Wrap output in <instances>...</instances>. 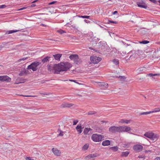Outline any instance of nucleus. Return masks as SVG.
Returning <instances> with one entry per match:
<instances>
[{"mask_svg": "<svg viewBox=\"0 0 160 160\" xmlns=\"http://www.w3.org/2000/svg\"><path fill=\"white\" fill-rule=\"evenodd\" d=\"M28 57L21 58L19 59V60H18V61L20 62L21 61H24V60H26V59H28Z\"/></svg>", "mask_w": 160, "mask_h": 160, "instance_id": "nucleus-36", "label": "nucleus"}, {"mask_svg": "<svg viewBox=\"0 0 160 160\" xmlns=\"http://www.w3.org/2000/svg\"><path fill=\"white\" fill-rule=\"evenodd\" d=\"M36 6V5L35 4H33L31 5V7H35Z\"/></svg>", "mask_w": 160, "mask_h": 160, "instance_id": "nucleus-49", "label": "nucleus"}, {"mask_svg": "<svg viewBox=\"0 0 160 160\" xmlns=\"http://www.w3.org/2000/svg\"><path fill=\"white\" fill-rule=\"evenodd\" d=\"M63 132L62 131L60 130V132L59 134L58 135L60 136H62L63 135Z\"/></svg>", "mask_w": 160, "mask_h": 160, "instance_id": "nucleus-40", "label": "nucleus"}, {"mask_svg": "<svg viewBox=\"0 0 160 160\" xmlns=\"http://www.w3.org/2000/svg\"><path fill=\"white\" fill-rule=\"evenodd\" d=\"M41 95H49V94L48 93H47L46 92H45L44 93H41Z\"/></svg>", "mask_w": 160, "mask_h": 160, "instance_id": "nucleus-47", "label": "nucleus"}, {"mask_svg": "<svg viewBox=\"0 0 160 160\" xmlns=\"http://www.w3.org/2000/svg\"><path fill=\"white\" fill-rule=\"evenodd\" d=\"M110 144V141L109 140H105L102 142V145L103 146H108Z\"/></svg>", "mask_w": 160, "mask_h": 160, "instance_id": "nucleus-18", "label": "nucleus"}, {"mask_svg": "<svg viewBox=\"0 0 160 160\" xmlns=\"http://www.w3.org/2000/svg\"><path fill=\"white\" fill-rule=\"evenodd\" d=\"M89 48L91 50H93V48L92 47H89Z\"/></svg>", "mask_w": 160, "mask_h": 160, "instance_id": "nucleus-58", "label": "nucleus"}, {"mask_svg": "<svg viewBox=\"0 0 160 160\" xmlns=\"http://www.w3.org/2000/svg\"><path fill=\"white\" fill-rule=\"evenodd\" d=\"M72 106V104L71 103H68L64 102L62 104L61 106V108H64L67 107H70Z\"/></svg>", "mask_w": 160, "mask_h": 160, "instance_id": "nucleus-13", "label": "nucleus"}, {"mask_svg": "<svg viewBox=\"0 0 160 160\" xmlns=\"http://www.w3.org/2000/svg\"><path fill=\"white\" fill-rule=\"evenodd\" d=\"M104 138L103 135L96 133L92 135L91 139L94 142H98L101 141Z\"/></svg>", "mask_w": 160, "mask_h": 160, "instance_id": "nucleus-4", "label": "nucleus"}, {"mask_svg": "<svg viewBox=\"0 0 160 160\" xmlns=\"http://www.w3.org/2000/svg\"><path fill=\"white\" fill-rule=\"evenodd\" d=\"M99 86L103 87L102 88L105 89H107L108 86V84L107 83L104 82H100Z\"/></svg>", "mask_w": 160, "mask_h": 160, "instance_id": "nucleus-14", "label": "nucleus"}, {"mask_svg": "<svg viewBox=\"0 0 160 160\" xmlns=\"http://www.w3.org/2000/svg\"><path fill=\"white\" fill-rule=\"evenodd\" d=\"M160 111V109L159 108H156L154 109V110L151 111V113H154L155 112H158Z\"/></svg>", "mask_w": 160, "mask_h": 160, "instance_id": "nucleus-32", "label": "nucleus"}, {"mask_svg": "<svg viewBox=\"0 0 160 160\" xmlns=\"http://www.w3.org/2000/svg\"><path fill=\"white\" fill-rule=\"evenodd\" d=\"M102 60L101 58L96 56H92L90 57L91 62L93 63L97 64Z\"/></svg>", "mask_w": 160, "mask_h": 160, "instance_id": "nucleus-8", "label": "nucleus"}, {"mask_svg": "<svg viewBox=\"0 0 160 160\" xmlns=\"http://www.w3.org/2000/svg\"><path fill=\"white\" fill-rule=\"evenodd\" d=\"M97 157V156L95 154H90L88 156L86 157L85 158H88L89 159H90L91 158H94V157Z\"/></svg>", "mask_w": 160, "mask_h": 160, "instance_id": "nucleus-25", "label": "nucleus"}, {"mask_svg": "<svg viewBox=\"0 0 160 160\" xmlns=\"http://www.w3.org/2000/svg\"><path fill=\"white\" fill-rule=\"evenodd\" d=\"M110 149L112 150L113 151L115 152L118 150V147L117 146L112 147L110 148Z\"/></svg>", "mask_w": 160, "mask_h": 160, "instance_id": "nucleus-26", "label": "nucleus"}, {"mask_svg": "<svg viewBox=\"0 0 160 160\" xmlns=\"http://www.w3.org/2000/svg\"><path fill=\"white\" fill-rule=\"evenodd\" d=\"M20 31V30H10L8 31H7L6 32L5 34H9L12 33L14 32H18Z\"/></svg>", "mask_w": 160, "mask_h": 160, "instance_id": "nucleus-20", "label": "nucleus"}, {"mask_svg": "<svg viewBox=\"0 0 160 160\" xmlns=\"http://www.w3.org/2000/svg\"><path fill=\"white\" fill-rule=\"evenodd\" d=\"M58 32L61 34H62V33L66 32L65 31L61 29L58 30Z\"/></svg>", "mask_w": 160, "mask_h": 160, "instance_id": "nucleus-33", "label": "nucleus"}, {"mask_svg": "<svg viewBox=\"0 0 160 160\" xmlns=\"http://www.w3.org/2000/svg\"><path fill=\"white\" fill-rule=\"evenodd\" d=\"M24 80L22 78H18L16 80V84H18L19 83L24 82Z\"/></svg>", "mask_w": 160, "mask_h": 160, "instance_id": "nucleus-21", "label": "nucleus"}, {"mask_svg": "<svg viewBox=\"0 0 160 160\" xmlns=\"http://www.w3.org/2000/svg\"><path fill=\"white\" fill-rule=\"evenodd\" d=\"M69 81L71 82H76V80L72 79H69Z\"/></svg>", "mask_w": 160, "mask_h": 160, "instance_id": "nucleus-50", "label": "nucleus"}, {"mask_svg": "<svg viewBox=\"0 0 160 160\" xmlns=\"http://www.w3.org/2000/svg\"><path fill=\"white\" fill-rule=\"evenodd\" d=\"M149 42V41H148L147 40H144L140 42L139 43L141 44H146L148 43Z\"/></svg>", "mask_w": 160, "mask_h": 160, "instance_id": "nucleus-31", "label": "nucleus"}, {"mask_svg": "<svg viewBox=\"0 0 160 160\" xmlns=\"http://www.w3.org/2000/svg\"><path fill=\"white\" fill-rule=\"evenodd\" d=\"M148 75L149 76L152 77L153 76L160 75V73H156V74L149 73L148 74Z\"/></svg>", "mask_w": 160, "mask_h": 160, "instance_id": "nucleus-29", "label": "nucleus"}, {"mask_svg": "<svg viewBox=\"0 0 160 160\" xmlns=\"http://www.w3.org/2000/svg\"><path fill=\"white\" fill-rule=\"evenodd\" d=\"M99 25L100 26V27L102 28H103V27H102V26H101Z\"/></svg>", "mask_w": 160, "mask_h": 160, "instance_id": "nucleus-60", "label": "nucleus"}, {"mask_svg": "<svg viewBox=\"0 0 160 160\" xmlns=\"http://www.w3.org/2000/svg\"><path fill=\"white\" fill-rule=\"evenodd\" d=\"M0 80L1 82H10L11 80V78L7 75L0 76Z\"/></svg>", "mask_w": 160, "mask_h": 160, "instance_id": "nucleus-10", "label": "nucleus"}, {"mask_svg": "<svg viewBox=\"0 0 160 160\" xmlns=\"http://www.w3.org/2000/svg\"><path fill=\"white\" fill-rule=\"evenodd\" d=\"M144 135L147 138L150 139L153 141H156L157 140L159 136L157 134H155L152 132H146Z\"/></svg>", "mask_w": 160, "mask_h": 160, "instance_id": "nucleus-3", "label": "nucleus"}, {"mask_svg": "<svg viewBox=\"0 0 160 160\" xmlns=\"http://www.w3.org/2000/svg\"><path fill=\"white\" fill-rule=\"evenodd\" d=\"M41 64L40 62L36 61L28 65L27 69H32L33 71H35L38 69V67Z\"/></svg>", "mask_w": 160, "mask_h": 160, "instance_id": "nucleus-2", "label": "nucleus"}, {"mask_svg": "<svg viewBox=\"0 0 160 160\" xmlns=\"http://www.w3.org/2000/svg\"><path fill=\"white\" fill-rule=\"evenodd\" d=\"M52 151L54 154L56 156H59L61 155V151L56 148H53L52 149Z\"/></svg>", "mask_w": 160, "mask_h": 160, "instance_id": "nucleus-11", "label": "nucleus"}, {"mask_svg": "<svg viewBox=\"0 0 160 160\" xmlns=\"http://www.w3.org/2000/svg\"><path fill=\"white\" fill-rule=\"evenodd\" d=\"M120 132H126L130 133H131V132L132 130L131 128L127 126H120Z\"/></svg>", "mask_w": 160, "mask_h": 160, "instance_id": "nucleus-7", "label": "nucleus"}, {"mask_svg": "<svg viewBox=\"0 0 160 160\" xmlns=\"http://www.w3.org/2000/svg\"><path fill=\"white\" fill-rule=\"evenodd\" d=\"M62 54L59 53L57 54L53 55V57L55 60L60 61V58L61 57Z\"/></svg>", "mask_w": 160, "mask_h": 160, "instance_id": "nucleus-15", "label": "nucleus"}, {"mask_svg": "<svg viewBox=\"0 0 160 160\" xmlns=\"http://www.w3.org/2000/svg\"><path fill=\"white\" fill-rule=\"evenodd\" d=\"M108 23H115V24H117L118 23L116 21H114L111 20H109Z\"/></svg>", "mask_w": 160, "mask_h": 160, "instance_id": "nucleus-37", "label": "nucleus"}, {"mask_svg": "<svg viewBox=\"0 0 160 160\" xmlns=\"http://www.w3.org/2000/svg\"><path fill=\"white\" fill-rule=\"evenodd\" d=\"M7 6L5 5H0V8H5Z\"/></svg>", "mask_w": 160, "mask_h": 160, "instance_id": "nucleus-39", "label": "nucleus"}, {"mask_svg": "<svg viewBox=\"0 0 160 160\" xmlns=\"http://www.w3.org/2000/svg\"><path fill=\"white\" fill-rule=\"evenodd\" d=\"M89 147V145L88 144H86L84 145L82 147V148L84 150H87Z\"/></svg>", "mask_w": 160, "mask_h": 160, "instance_id": "nucleus-28", "label": "nucleus"}, {"mask_svg": "<svg viewBox=\"0 0 160 160\" xmlns=\"http://www.w3.org/2000/svg\"><path fill=\"white\" fill-rule=\"evenodd\" d=\"M155 159H157V160H160V157H157Z\"/></svg>", "mask_w": 160, "mask_h": 160, "instance_id": "nucleus-52", "label": "nucleus"}, {"mask_svg": "<svg viewBox=\"0 0 160 160\" xmlns=\"http://www.w3.org/2000/svg\"><path fill=\"white\" fill-rule=\"evenodd\" d=\"M36 2V1H33L32 3H34V2Z\"/></svg>", "mask_w": 160, "mask_h": 160, "instance_id": "nucleus-61", "label": "nucleus"}, {"mask_svg": "<svg viewBox=\"0 0 160 160\" xmlns=\"http://www.w3.org/2000/svg\"><path fill=\"white\" fill-rule=\"evenodd\" d=\"M143 146L140 144H135L133 147V150L137 152H140L143 149Z\"/></svg>", "mask_w": 160, "mask_h": 160, "instance_id": "nucleus-9", "label": "nucleus"}, {"mask_svg": "<svg viewBox=\"0 0 160 160\" xmlns=\"http://www.w3.org/2000/svg\"><path fill=\"white\" fill-rule=\"evenodd\" d=\"M57 2V1H53L52 2H51L50 3H49L48 4L49 5H51L52 4H54L55 3H56Z\"/></svg>", "mask_w": 160, "mask_h": 160, "instance_id": "nucleus-45", "label": "nucleus"}, {"mask_svg": "<svg viewBox=\"0 0 160 160\" xmlns=\"http://www.w3.org/2000/svg\"><path fill=\"white\" fill-rule=\"evenodd\" d=\"M67 80H64V81H67Z\"/></svg>", "mask_w": 160, "mask_h": 160, "instance_id": "nucleus-63", "label": "nucleus"}, {"mask_svg": "<svg viewBox=\"0 0 160 160\" xmlns=\"http://www.w3.org/2000/svg\"><path fill=\"white\" fill-rule=\"evenodd\" d=\"M2 130V128L1 126H0V132Z\"/></svg>", "mask_w": 160, "mask_h": 160, "instance_id": "nucleus-55", "label": "nucleus"}, {"mask_svg": "<svg viewBox=\"0 0 160 160\" xmlns=\"http://www.w3.org/2000/svg\"><path fill=\"white\" fill-rule=\"evenodd\" d=\"M149 151H149V150H148H148H146V151H145V152H149Z\"/></svg>", "mask_w": 160, "mask_h": 160, "instance_id": "nucleus-57", "label": "nucleus"}, {"mask_svg": "<svg viewBox=\"0 0 160 160\" xmlns=\"http://www.w3.org/2000/svg\"><path fill=\"white\" fill-rule=\"evenodd\" d=\"M26 160H34L33 159H32L30 157H27L26 158Z\"/></svg>", "mask_w": 160, "mask_h": 160, "instance_id": "nucleus-43", "label": "nucleus"}, {"mask_svg": "<svg viewBox=\"0 0 160 160\" xmlns=\"http://www.w3.org/2000/svg\"><path fill=\"white\" fill-rule=\"evenodd\" d=\"M79 17L83 18L90 19V16H79Z\"/></svg>", "mask_w": 160, "mask_h": 160, "instance_id": "nucleus-30", "label": "nucleus"}, {"mask_svg": "<svg viewBox=\"0 0 160 160\" xmlns=\"http://www.w3.org/2000/svg\"><path fill=\"white\" fill-rule=\"evenodd\" d=\"M151 113H152L151 111H149V112H145L140 113H139V115H147L148 114H150Z\"/></svg>", "mask_w": 160, "mask_h": 160, "instance_id": "nucleus-27", "label": "nucleus"}, {"mask_svg": "<svg viewBox=\"0 0 160 160\" xmlns=\"http://www.w3.org/2000/svg\"><path fill=\"white\" fill-rule=\"evenodd\" d=\"M146 71V68L144 67H142L138 68L137 71L138 73H142Z\"/></svg>", "mask_w": 160, "mask_h": 160, "instance_id": "nucleus-23", "label": "nucleus"}, {"mask_svg": "<svg viewBox=\"0 0 160 160\" xmlns=\"http://www.w3.org/2000/svg\"><path fill=\"white\" fill-rule=\"evenodd\" d=\"M118 13V12L117 11H115L113 12L112 13L113 14H115Z\"/></svg>", "mask_w": 160, "mask_h": 160, "instance_id": "nucleus-51", "label": "nucleus"}, {"mask_svg": "<svg viewBox=\"0 0 160 160\" xmlns=\"http://www.w3.org/2000/svg\"><path fill=\"white\" fill-rule=\"evenodd\" d=\"M131 121L130 120H127V119H122L120 121V122L121 123H125L127 124H128Z\"/></svg>", "mask_w": 160, "mask_h": 160, "instance_id": "nucleus-22", "label": "nucleus"}, {"mask_svg": "<svg viewBox=\"0 0 160 160\" xmlns=\"http://www.w3.org/2000/svg\"><path fill=\"white\" fill-rule=\"evenodd\" d=\"M129 153V152L128 151L123 152H122L121 156L123 157H127Z\"/></svg>", "mask_w": 160, "mask_h": 160, "instance_id": "nucleus-24", "label": "nucleus"}, {"mask_svg": "<svg viewBox=\"0 0 160 160\" xmlns=\"http://www.w3.org/2000/svg\"><path fill=\"white\" fill-rule=\"evenodd\" d=\"M26 8H27V7H23L22 8H20L18 10V11L22 10H23V9H25Z\"/></svg>", "mask_w": 160, "mask_h": 160, "instance_id": "nucleus-46", "label": "nucleus"}, {"mask_svg": "<svg viewBox=\"0 0 160 160\" xmlns=\"http://www.w3.org/2000/svg\"><path fill=\"white\" fill-rule=\"evenodd\" d=\"M95 112L94 111H90L88 113V114L89 115H92L95 113Z\"/></svg>", "mask_w": 160, "mask_h": 160, "instance_id": "nucleus-41", "label": "nucleus"}, {"mask_svg": "<svg viewBox=\"0 0 160 160\" xmlns=\"http://www.w3.org/2000/svg\"><path fill=\"white\" fill-rule=\"evenodd\" d=\"M22 96H23L24 97H28L31 96H26V95H25V96L22 95Z\"/></svg>", "mask_w": 160, "mask_h": 160, "instance_id": "nucleus-56", "label": "nucleus"}, {"mask_svg": "<svg viewBox=\"0 0 160 160\" xmlns=\"http://www.w3.org/2000/svg\"><path fill=\"white\" fill-rule=\"evenodd\" d=\"M158 2L160 3V0H159L158 1Z\"/></svg>", "mask_w": 160, "mask_h": 160, "instance_id": "nucleus-62", "label": "nucleus"}, {"mask_svg": "<svg viewBox=\"0 0 160 160\" xmlns=\"http://www.w3.org/2000/svg\"><path fill=\"white\" fill-rule=\"evenodd\" d=\"M69 58L71 60L73 61L76 64H78L80 62L78 55L77 54H72L69 56Z\"/></svg>", "mask_w": 160, "mask_h": 160, "instance_id": "nucleus-5", "label": "nucleus"}, {"mask_svg": "<svg viewBox=\"0 0 160 160\" xmlns=\"http://www.w3.org/2000/svg\"><path fill=\"white\" fill-rule=\"evenodd\" d=\"M120 126H112L109 129V132L112 133H116L117 132H120Z\"/></svg>", "mask_w": 160, "mask_h": 160, "instance_id": "nucleus-6", "label": "nucleus"}, {"mask_svg": "<svg viewBox=\"0 0 160 160\" xmlns=\"http://www.w3.org/2000/svg\"><path fill=\"white\" fill-rule=\"evenodd\" d=\"M138 157L139 158H143L142 156H139Z\"/></svg>", "mask_w": 160, "mask_h": 160, "instance_id": "nucleus-54", "label": "nucleus"}, {"mask_svg": "<svg viewBox=\"0 0 160 160\" xmlns=\"http://www.w3.org/2000/svg\"><path fill=\"white\" fill-rule=\"evenodd\" d=\"M118 77L121 80L124 79L126 78V77L124 76H119V77Z\"/></svg>", "mask_w": 160, "mask_h": 160, "instance_id": "nucleus-38", "label": "nucleus"}, {"mask_svg": "<svg viewBox=\"0 0 160 160\" xmlns=\"http://www.w3.org/2000/svg\"><path fill=\"white\" fill-rule=\"evenodd\" d=\"M137 5L138 6L144 8H146L147 7V6L144 3H142L140 2L137 3Z\"/></svg>", "mask_w": 160, "mask_h": 160, "instance_id": "nucleus-16", "label": "nucleus"}, {"mask_svg": "<svg viewBox=\"0 0 160 160\" xmlns=\"http://www.w3.org/2000/svg\"><path fill=\"white\" fill-rule=\"evenodd\" d=\"M72 67V64L68 62H61L59 64H55L53 65L54 69V73L58 74L62 71H67Z\"/></svg>", "mask_w": 160, "mask_h": 160, "instance_id": "nucleus-1", "label": "nucleus"}, {"mask_svg": "<svg viewBox=\"0 0 160 160\" xmlns=\"http://www.w3.org/2000/svg\"><path fill=\"white\" fill-rule=\"evenodd\" d=\"M50 58V57L47 56L43 59H42V61L43 63L49 62Z\"/></svg>", "mask_w": 160, "mask_h": 160, "instance_id": "nucleus-19", "label": "nucleus"}, {"mask_svg": "<svg viewBox=\"0 0 160 160\" xmlns=\"http://www.w3.org/2000/svg\"><path fill=\"white\" fill-rule=\"evenodd\" d=\"M113 62L116 65H118L119 63L118 61V60L114 59L113 61Z\"/></svg>", "mask_w": 160, "mask_h": 160, "instance_id": "nucleus-35", "label": "nucleus"}, {"mask_svg": "<svg viewBox=\"0 0 160 160\" xmlns=\"http://www.w3.org/2000/svg\"><path fill=\"white\" fill-rule=\"evenodd\" d=\"M40 25L41 26H44V27H46V25L43 24H40Z\"/></svg>", "mask_w": 160, "mask_h": 160, "instance_id": "nucleus-53", "label": "nucleus"}, {"mask_svg": "<svg viewBox=\"0 0 160 160\" xmlns=\"http://www.w3.org/2000/svg\"><path fill=\"white\" fill-rule=\"evenodd\" d=\"M82 126L81 125H78L76 127V129H77V131L78 132V134H80L82 132Z\"/></svg>", "mask_w": 160, "mask_h": 160, "instance_id": "nucleus-17", "label": "nucleus"}, {"mask_svg": "<svg viewBox=\"0 0 160 160\" xmlns=\"http://www.w3.org/2000/svg\"><path fill=\"white\" fill-rule=\"evenodd\" d=\"M48 70L49 71H51L52 69V68L54 70V68H53V67H52L51 66H48Z\"/></svg>", "mask_w": 160, "mask_h": 160, "instance_id": "nucleus-34", "label": "nucleus"}, {"mask_svg": "<svg viewBox=\"0 0 160 160\" xmlns=\"http://www.w3.org/2000/svg\"><path fill=\"white\" fill-rule=\"evenodd\" d=\"M19 75L20 76H22V74L21 73H19Z\"/></svg>", "mask_w": 160, "mask_h": 160, "instance_id": "nucleus-59", "label": "nucleus"}, {"mask_svg": "<svg viewBox=\"0 0 160 160\" xmlns=\"http://www.w3.org/2000/svg\"><path fill=\"white\" fill-rule=\"evenodd\" d=\"M92 129L90 128H84L83 133L85 135L92 134Z\"/></svg>", "mask_w": 160, "mask_h": 160, "instance_id": "nucleus-12", "label": "nucleus"}, {"mask_svg": "<svg viewBox=\"0 0 160 160\" xmlns=\"http://www.w3.org/2000/svg\"><path fill=\"white\" fill-rule=\"evenodd\" d=\"M151 2H152L156 4L157 3V2L156 0H149Z\"/></svg>", "mask_w": 160, "mask_h": 160, "instance_id": "nucleus-44", "label": "nucleus"}, {"mask_svg": "<svg viewBox=\"0 0 160 160\" xmlns=\"http://www.w3.org/2000/svg\"><path fill=\"white\" fill-rule=\"evenodd\" d=\"M78 122V120H74L73 121V125H76L77 123Z\"/></svg>", "mask_w": 160, "mask_h": 160, "instance_id": "nucleus-42", "label": "nucleus"}, {"mask_svg": "<svg viewBox=\"0 0 160 160\" xmlns=\"http://www.w3.org/2000/svg\"><path fill=\"white\" fill-rule=\"evenodd\" d=\"M84 22L86 23L89 22H90L89 20L86 19L84 20Z\"/></svg>", "mask_w": 160, "mask_h": 160, "instance_id": "nucleus-48", "label": "nucleus"}]
</instances>
